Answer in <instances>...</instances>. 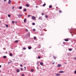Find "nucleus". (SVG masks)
<instances>
[{"mask_svg":"<svg viewBox=\"0 0 76 76\" xmlns=\"http://www.w3.org/2000/svg\"><path fill=\"white\" fill-rule=\"evenodd\" d=\"M1 67V65H0V68Z\"/></svg>","mask_w":76,"mask_h":76,"instance_id":"obj_48","label":"nucleus"},{"mask_svg":"<svg viewBox=\"0 0 76 76\" xmlns=\"http://www.w3.org/2000/svg\"><path fill=\"white\" fill-rule=\"evenodd\" d=\"M25 31H26V32L28 31V29H25Z\"/></svg>","mask_w":76,"mask_h":76,"instance_id":"obj_20","label":"nucleus"},{"mask_svg":"<svg viewBox=\"0 0 76 76\" xmlns=\"http://www.w3.org/2000/svg\"><path fill=\"white\" fill-rule=\"evenodd\" d=\"M37 69H38V66H37Z\"/></svg>","mask_w":76,"mask_h":76,"instance_id":"obj_46","label":"nucleus"},{"mask_svg":"<svg viewBox=\"0 0 76 76\" xmlns=\"http://www.w3.org/2000/svg\"><path fill=\"white\" fill-rule=\"evenodd\" d=\"M34 69H31V72H34Z\"/></svg>","mask_w":76,"mask_h":76,"instance_id":"obj_19","label":"nucleus"},{"mask_svg":"<svg viewBox=\"0 0 76 76\" xmlns=\"http://www.w3.org/2000/svg\"><path fill=\"white\" fill-rule=\"evenodd\" d=\"M24 68H25V69H26V67L25 66Z\"/></svg>","mask_w":76,"mask_h":76,"instance_id":"obj_50","label":"nucleus"},{"mask_svg":"<svg viewBox=\"0 0 76 76\" xmlns=\"http://www.w3.org/2000/svg\"><path fill=\"white\" fill-rule=\"evenodd\" d=\"M49 8H51L52 7V6L51 5H50L49 6Z\"/></svg>","mask_w":76,"mask_h":76,"instance_id":"obj_24","label":"nucleus"},{"mask_svg":"<svg viewBox=\"0 0 76 76\" xmlns=\"http://www.w3.org/2000/svg\"><path fill=\"white\" fill-rule=\"evenodd\" d=\"M26 7H29V5L28 4H26Z\"/></svg>","mask_w":76,"mask_h":76,"instance_id":"obj_13","label":"nucleus"},{"mask_svg":"<svg viewBox=\"0 0 76 76\" xmlns=\"http://www.w3.org/2000/svg\"><path fill=\"white\" fill-rule=\"evenodd\" d=\"M26 49V48H23V50H25Z\"/></svg>","mask_w":76,"mask_h":76,"instance_id":"obj_35","label":"nucleus"},{"mask_svg":"<svg viewBox=\"0 0 76 76\" xmlns=\"http://www.w3.org/2000/svg\"><path fill=\"white\" fill-rule=\"evenodd\" d=\"M45 17L46 18H48V16H47V15H46L45 16Z\"/></svg>","mask_w":76,"mask_h":76,"instance_id":"obj_25","label":"nucleus"},{"mask_svg":"<svg viewBox=\"0 0 76 76\" xmlns=\"http://www.w3.org/2000/svg\"><path fill=\"white\" fill-rule=\"evenodd\" d=\"M64 64H67V63H66V62H64Z\"/></svg>","mask_w":76,"mask_h":76,"instance_id":"obj_45","label":"nucleus"},{"mask_svg":"<svg viewBox=\"0 0 76 76\" xmlns=\"http://www.w3.org/2000/svg\"><path fill=\"white\" fill-rule=\"evenodd\" d=\"M24 11L25 12H26V8H24Z\"/></svg>","mask_w":76,"mask_h":76,"instance_id":"obj_28","label":"nucleus"},{"mask_svg":"<svg viewBox=\"0 0 76 76\" xmlns=\"http://www.w3.org/2000/svg\"><path fill=\"white\" fill-rule=\"evenodd\" d=\"M20 70H23V68H21L20 69Z\"/></svg>","mask_w":76,"mask_h":76,"instance_id":"obj_41","label":"nucleus"},{"mask_svg":"<svg viewBox=\"0 0 76 76\" xmlns=\"http://www.w3.org/2000/svg\"><path fill=\"white\" fill-rule=\"evenodd\" d=\"M3 58H6V56H3Z\"/></svg>","mask_w":76,"mask_h":76,"instance_id":"obj_21","label":"nucleus"},{"mask_svg":"<svg viewBox=\"0 0 76 76\" xmlns=\"http://www.w3.org/2000/svg\"><path fill=\"white\" fill-rule=\"evenodd\" d=\"M12 23H15V21H12Z\"/></svg>","mask_w":76,"mask_h":76,"instance_id":"obj_32","label":"nucleus"},{"mask_svg":"<svg viewBox=\"0 0 76 76\" xmlns=\"http://www.w3.org/2000/svg\"><path fill=\"white\" fill-rule=\"evenodd\" d=\"M69 51H72V49L71 48V49H69Z\"/></svg>","mask_w":76,"mask_h":76,"instance_id":"obj_23","label":"nucleus"},{"mask_svg":"<svg viewBox=\"0 0 76 76\" xmlns=\"http://www.w3.org/2000/svg\"><path fill=\"white\" fill-rule=\"evenodd\" d=\"M18 17H20V15H18Z\"/></svg>","mask_w":76,"mask_h":76,"instance_id":"obj_43","label":"nucleus"},{"mask_svg":"<svg viewBox=\"0 0 76 76\" xmlns=\"http://www.w3.org/2000/svg\"><path fill=\"white\" fill-rule=\"evenodd\" d=\"M25 76V75H24V74H23L21 76Z\"/></svg>","mask_w":76,"mask_h":76,"instance_id":"obj_34","label":"nucleus"},{"mask_svg":"<svg viewBox=\"0 0 76 76\" xmlns=\"http://www.w3.org/2000/svg\"><path fill=\"white\" fill-rule=\"evenodd\" d=\"M44 15V13H42V15Z\"/></svg>","mask_w":76,"mask_h":76,"instance_id":"obj_49","label":"nucleus"},{"mask_svg":"<svg viewBox=\"0 0 76 76\" xmlns=\"http://www.w3.org/2000/svg\"><path fill=\"white\" fill-rule=\"evenodd\" d=\"M38 19H39V20H42V17H39V18Z\"/></svg>","mask_w":76,"mask_h":76,"instance_id":"obj_5","label":"nucleus"},{"mask_svg":"<svg viewBox=\"0 0 76 76\" xmlns=\"http://www.w3.org/2000/svg\"><path fill=\"white\" fill-rule=\"evenodd\" d=\"M38 58H39V59L41 58V56H38Z\"/></svg>","mask_w":76,"mask_h":76,"instance_id":"obj_26","label":"nucleus"},{"mask_svg":"<svg viewBox=\"0 0 76 76\" xmlns=\"http://www.w3.org/2000/svg\"><path fill=\"white\" fill-rule=\"evenodd\" d=\"M16 71H17V73H19V72H20V70H19V69H17L16 70Z\"/></svg>","mask_w":76,"mask_h":76,"instance_id":"obj_7","label":"nucleus"},{"mask_svg":"<svg viewBox=\"0 0 76 76\" xmlns=\"http://www.w3.org/2000/svg\"><path fill=\"white\" fill-rule=\"evenodd\" d=\"M33 31H36V30H35V29H33Z\"/></svg>","mask_w":76,"mask_h":76,"instance_id":"obj_36","label":"nucleus"},{"mask_svg":"<svg viewBox=\"0 0 76 76\" xmlns=\"http://www.w3.org/2000/svg\"><path fill=\"white\" fill-rule=\"evenodd\" d=\"M6 1V0H4V1Z\"/></svg>","mask_w":76,"mask_h":76,"instance_id":"obj_53","label":"nucleus"},{"mask_svg":"<svg viewBox=\"0 0 76 76\" xmlns=\"http://www.w3.org/2000/svg\"><path fill=\"white\" fill-rule=\"evenodd\" d=\"M61 66V64H58V67H60Z\"/></svg>","mask_w":76,"mask_h":76,"instance_id":"obj_4","label":"nucleus"},{"mask_svg":"<svg viewBox=\"0 0 76 76\" xmlns=\"http://www.w3.org/2000/svg\"><path fill=\"white\" fill-rule=\"evenodd\" d=\"M6 28H8L9 27V26L8 25H6Z\"/></svg>","mask_w":76,"mask_h":76,"instance_id":"obj_18","label":"nucleus"},{"mask_svg":"<svg viewBox=\"0 0 76 76\" xmlns=\"http://www.w3.org/2000/svg\"><path fill=\"white\" fill-rule=\"evenodd\" d=\"M22 7L21 6H20L19 7V9H22Z\"/></svg>","mask_w":76,"mask_h":76,"instance_id":"obj_17","label":"nucleus"},{"mask_svg":"<svg viewBox=\"0 0 76 76\" xmlns=\"http://www.w3.org/2000/svg\"><path fill=\"white\" fill-rule=\"evenodd\" d=\"M75 74H76V70L74 71Z\"/></svg>","mask_w":76,"mask_h":76,"instance_id":"obj_33","label":"nucleus"},{"mask_svg":"<svg viewBox=\"0 0 76 76\" xmlns=\"http://www.w3.org/2000/svg\"><path fill=\"white\" fill-rule=\"evenodd\" d=\"M45 5H46V4H43V7H44V6H45Z\"/></svg>","mask_w":76,"mask_h":76,"instance_id":"obj_27","label":"nucleus"},{"mask_svg":"<svg viewBox=\"0 0 76 76\" xmlns=\"http://www.w3.org/2000/svg\"><path fill=\"white\" fill-rule=\"evenodd\" d=\"M0 23H1V21H0Z\"/></svg>","mask_w":76,"mask_h":76,"instance_id":"obj_58","label":"nucleus"},{"mask_svg":"<svg viewBox=\"0 0 76 76\" xmlns=\"http://www.w3.org/2000/svg\"><path fill=\"white\" fill-rule=\"evenodd\" d=\"M10 16H11V15H10V14H9V15H8V17H10Z\"/></svg>","mask_w":76,"mask_h":76,"instance_id":"obj_31","label":"nucleus"},{"mask_svg":"<svg viewBox=\"0 0 76 76\" xmlns=\"http://www.w3.org/2000/svg\"><path fill=\"white\" fill-rule=\"evenodd\" d=\"M53 57L54 58H55V59L56 60V57L54 56H53Z\"/></svg>","mask_w":76,"mask_h":76,"instance_id":"obj_38","label":"nucleus"},{"mask_svg":"<svg viewBox=\"0 0 76 76\" xmlns=\"http://www.w3.org/2000/svg\"><path fill=\"white\" fill-rule=\"evenodd\" d=\"M70 31H71V32H70V33L71 34H72L73 33V34H76V29H73L72 30H70Z\"/></svg>","mask_w":76,"mask_h":76,"instance_id":"obj_1","label":"nucleus"},{"mask_svg":"<svg viewBox=\"0 0 76 76\" xmlns=\"http://www.w3.org/2000/svg\"><path fill=\"white\" fill-rule=\"evenodd\" d=\"M28 49H29V50H31V48H32V47H31V46H28Z\"/></svg>","mask_w":76,"mask_h":76,"instance_id":"obj_6","label":"nucleus"},{"mask_svg":"<svg viewBox=\"0 0 76 76\" xmlns=\"http://www.w3.org/2000/svg\"><path fill=\"white\" fill-rule=\"evenodd\" d=\"M59 72L61 73H64V71H61Z\"/></svg>","mask_w":76,"mask_h":76,"instance_id":"obj_11","label":"nucleus"},{"mask_svg":"<svg viewBox=\"0 0 76 76\" xmlns=\"http://www.w3.org/2000/svg\"><path fill=\"white\" fill-rule=\"evenodd\" d=\"M15 23H17V22H15Z\"/></svg>","mask_w":76,"mask_h":76,"instance_id":"obj_55","label":"nucleus"},{"mask_svg":"<svg viewBox=\"0 0 76 76\" xmlns=\"http://www.w3.org/2000/svg\"><path fill=\"white\" fill-rule=\"evenodd\" d=\"M36 8H37V7H38V6H36Z\"/></svg>","mask_w":76,"mask_h":76,"instance_id":"obj_52","label":"nucleus"},{"mask_svg":"<svg viewBox=\"0 0 76 76\" xmlns=\"http://www.w3.org/2000/svg\"><path fill=\"white\" fill-rule=\"evenodd\" d=\"M63 44H65V42H63Z\"/></svg>","mask_w":76,"mask_h":76,"instance_id":"obj_44","label":"nucleus"},{"mask_svg":"<svg viewBox=\"0 0 76 76\" xmlns=\"http://www.w3.org/2000/svg\"><path fill=\"white\" fill-rule=\"evenodd\" d=\"M68 29H69V28Z\"/></svg>","mask_w":76,"mask_h":76,"instance_id":"obj_61","label":"nucleus"},{"mask_svg":"<svg viewBox=\"0 0 76 76\" xmlns=\"http://www.w3.org/2000/svg\"><path fill=\"white\" fill-rule=\"evenodd\" d=\"M14 9V7H12V10H13V9Z\"/></svg>","mask_w":76,"mask_h":76,"instance_id":"obj_51","label":"nucleus"},{"mask_svg":"<svg viewBox=\"0 0 76 76\" xmlns=\"http://www.w3.org/2000/svg\"><path fill=\"white\" fill-rule=\"evenodd\" d=\"M1 71L0 70V72H1Z\"/></svg>","mask_w":76,"mask_h":76,"instance_id":"obj_59","label":"nucleus"},{"mask_svg":"<svg viewBox=\"0 0 76 76\" xmlns=\"http://www.w3.org/2000/svg\"><path fill=\"white\" fill-rule=\"evenodd\" d=\"M6 54H7V52H6Z\"/></svg>","mask_w":76,"mask_h":76,"instance_id":"obj_56","label":"nucleus"},{"mask_svg":"<svg viewBox=\"0 0 76 76\" xmlns=\"http://www.w3.org/2000/svg\"><path fill=\"white\" fill-rule=\"evenodd\" d=\"M60 74H59L58 73V74H56L55 75V76H60Z\"/></svg>","mask_w":76,"mask_h":76,"instance_id":"obj_8","label":"nucleus"},{"mask_svg":"<svg viewBox=\"0 0 76 76\" xmlns=\"http://www.w3.org/2000/svg\"><path fill=\"white\" fill-rule=\"evenodd\" d=\"M32 19H33V20H35V19H36V17H34V16H32Z\"/></svg>","mask_w":76,"mask_h":76,"instance_id":"obj_2","label":"nucleus"},{"mask_svg":"<svg viewBox=\"0 0 76 76\" xmlns=\"http://www.w3.org/2000/svg\"><path fill=\"white\" fill-rule=\"evenodd\" d=\"M26 22V19H25L24 20V23H25Z\"/></svg>","mask_w":76,"mask_h":76,"instance_id":"obj_12","label":"nucleus"},{"mask_svg":"<svg viewBox=\"0 0 76 76\" xmlns=\"http://www.w3.org/2000/svg\"><path fill=\"white\" fill-rule=\"evenodd\" d=\"M10 56H13V54H12V53H10Z\"/></svg>","mask_w":76,"mask_h":76,"instance_id":"obj_16","label":"nucleus"},{"mask_svg":"<svg viewBox=\"0 0 76 76\" xmlns=\"http://www.w3.org/2000/svg\"><path fill=\"white\" fill-rule=\"evenodd\" d=\"M28 37L30 36V33L29 32H28Z\"/></svg>","mask_w":76,"mask_h":76,"instance_id":"obj_9","label":"nucleus"},{"mask_svg":"<svg viewBox=\"0 0 76 76\" xmlns=\"http://www.w3.org/2000/svg\"><path fill=\"white\" fill-rule=\"evenodd\" d=\"M11 3H12V2L11 1V0H9L8 1V4H11Z\"/></svg>","mask_w":76,"mask_h":76,"instance_id":"obj_3","label":"nucleus"},{"mask_svg":"<svg viewBox=\"0 0 76 76\" xmlns=\"http://www.w3.org/2000/svg\"><path fill=\"white\" fill-rule=\"evenodd\" d=\"M69 39L68 38L67 39H65L64 40L65 41H68Z\"/></svg>","mask_w":76,"mask_h":76,"instance_id":"obj_10","label":"nucleus"},{"mask_svg":"<svg viewBox=\"0 0 76 76\" xmlns=\"http://www.w3.org/2000/svg\"><path fill=\"white\" fill-rule=\"evenodd\" d=\"M32 25H35V23H32Z\"/></svg>","mask_w":76,"mask_h":76,"instance_id":"obj_30","label":"nucleus"},{"mask_svg":"<svg viewBox=\"0 0 76 76\" xmlns=\"http://www.w3.org/2000/svg\"><path fill=\"white\" fill-rule=\"evenodd\" d=\"M18 40H16L15 41V43H18Z\"/></svg>","mask_w":76,"mask_h":76,"instance_id":"obj_15","label":"nucleus"},{"mask_svg":"<svg viewBox=\"0 0 76 76\" xmlns=\"http://www.w3.org/2000/svg\"><path fill=\"white\" fill-rule=\"evenodd\" d=\"M9 63H10V62H9V63H8V64H9Z\"/></svg>","mask_w":76,"mask_h":76,"instance_id":"obj_54","label":"nucleus"},{"mask_svg":"<svg viewBox=\"0 0 76 76\" xmlns=\"http://www.w3.org/2000/svg\"><path fill=\"white\" fill-rule=\"evenodd\" d=\"M56 8H57V9H58V7H56Z\"/></svg>","mask_w":76,"mask_h":76,"instance_id":"obj_57","label":"nucleus"},{"mask_svg":"<svg viewBox=\"0 0 76 76\" xmlns=\"http://www.w3.org/2000/svg\"><path fill=\"white\" fill-rule=\"evenodd\" d=\"M30 16H31V15H28V17H30Z\"/></svg>","mask_w":76,"mask_h":76,"instance_id":"obj_40","label":"nucleus"},{"mask_svg":"<svg viewBox=\"0 0 76 76\" xmlns=\"http://www.w3.org/2000/svg\"><path fill=\"white\" fill-rule=\"evenodd\" d=\"M36 37H34V40H35L36 39Z\"/></svg>","mask_w":76,"mask_h":76,"instance_id":"obj_22","label":"nucleus"},{"mask_svg":"<svg viewBox=\"0 0 76 76\" xmlns=\"http://www.w3.org/2000/svg\"><path fill=\"white\" fill-rule=\"evenodd\" d=\"M74 59L75 60H76V57H75L74 58Z\"/></svg>","mask_w":76,"mask_h":76,"instance_id":"obj_39","label":"nucleus"},{"mask_svg":"<svg viewBox=\"0 0 76 76\" xmlns=\"http://www.w3.org/2000/svg\"><path fill=\"white\" fill-rule=\"evenodd\" d=\"M20 17H21V16H22V15H20Z\"/></svg>","mask_w":76,"mask_h":76,"instance_id":"obj_42","label":"nucleus"},{"mask_svg":"<svg viewBox=\"0 0 76 76\" xmlns=\"http://www.w3.org/2000/svg\"><path fill=\"white\" fill-rule=\"evenodd\" d=\"M55 63V62H54V63H53V64H54Z\"/></svg>","mask_w":76,"mask_h":76,"instance_id":"obj_47","label":"nucleus"},{"mask_svg":"<svg viewBox=\"0 0 76 76\" xmlns=\"http://www.w3.org/2000/svg\"><path fill=\"white\" fill-rule=\"evenodd\" d=\"M59 13H61L62 12V11H61V10H59Z\"/></svg>","mask_w":76,"mask_h":76,"instance_id":"obj_29","label":"nucleus"},{"mask_svg":"<svg viewBox=\"0 0 76 76\" xmlns=\"http://www.w3.org/2000/svg\"><path fill=\"white\" fill-rule=\"evenodd\" d=\"M1 71L0 70V72H1Z\"/></svg>","mask_w":76,"mask_h":76,"instance_id":"obj_60","label":"nucleus"},{"mask_svg":"<svg viewBox=\"0 0 76 76\" xmlns=\"http://www.w3.org/2000/svg\"><path fill=\"white\" fill-rule=\"evenodd\" d=\"M20 66L21 67H23L22 64H21L20 65Z\"/></svg>","mask_w":76,"mask_h":76,"instance_id":"obj_37","label":"nucleus"},{"mask_svg":"<svg viewBox=\"0 0 76 76\" xmlns=\"http://www.w3.org/2000/svg\"><path fill=\"white\" fill-rule=\"evenodd\" d=\"M40 65H41V66H42V65H43V63L41 62L40 63Z\"/></svg>","mask_w":76,"mask_h":76,"instance_id":"obj_14","label":"nucleus"}]
</instances>
